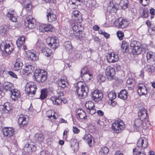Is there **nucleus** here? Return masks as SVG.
Returning a JSON list of instances; mask_svg holds the SVG:
<instances>
[{
  "mask_svg": "<svg viewBox=\"0 0 155 155\" xmlns=\"http://www.w3.org/2000/svg\"><path fill=\"white\" fill-rule=\"evenodd\" d=\"M128 3V0H121L119 4L123 9H125L127 8Z\"/></svg>",
  "mask_w": 155,
  "mask_h": 155,
  "instance_id": "nucleus-41",
  "label": "nucleus"
},
{
  "mask_svg": "<svg viewBox=\"0 0 155 155\" xmlns=\"http://www.w3.org/2000/svg\"><path fill=\"white\" fill-rule=\"evenodd\" d=\"M147 58L148 62L153 63L155 61V53L152 51H149L147 53Z\"/></svg>",
  "mask_w": 155,
  "mask_h": 155,
  "instance_id": "nucleus-24",
  "label": "nucleus"
},
{
  "mask_svg": "<svg viewBox=\"0 0 155 155\" xmlns=\"http://www.w3.org/2000/svg\"><path fill=\"white\" fill-rule=\"evenodd\" d=\"M87 112L91 114H93L96 112V110L95 109V107L89 109L87 110Z\"/></svg>",
  "mask_w": 155,
  "mask_h": 155,
  "instance_id": "nucleus-57",
  "label": "nucleus"
},
{
  "mask_svg": "<svg viewBox=\"0 0 155 155\" xmlns=\"http://www.w3.org/2000/svg\"><path fill=\"white\" fill-rule=\"evenodd\" d=\"M50 99L54 104L59 105L62 103L61 98H60L59 97L52 96L51 97Z\"/></svg>",
  "mask_w": 155,
  "mask_h": 155,
  "instance_id": "nucleus-31",
  "label": "nucleus"
},
{
  "mask_svg": "<svg viewBox=\"0 0 155 155\" xmlns=\"http://www.w3.org/2000/svg\"><path fill=\"white\" fill-rule=\"evenodd\" d=\"M137 92L140 95H144L147 94V89L144 84L141 83L138 84Z\"/></svg>",
  "mask_w": 155,
  "mask_h": 155,
  "instance_id": "nucleus-18",
  "label": "nucleus"
},
{
  "mask_svg": "<svg viewBox=\"0 0 155 155\" xmlns=\"http://www.w3.org/2000/svg\"><path fill=\"white\" fill-rule=\"evenodd\" d=\"M58 86L62 88H64L69 85L67 80L65 77L61 78L58 82Z\"/></svg>",
  "mask_w": 155,
  "mask_h": 155,
  "instance_id": "nucleus-26",
  "label": "nucleus"
},
{
  "mask_svg": "<svg viewBox=\"0 0 155 155\" xmlns=\"http://www.w3.org/2000/svg\"><path fill=\"white\" fill-rule=\"evenodd\" d=\"M117 35L120 40H122L124 36V33L120 31H118L117 32Z\"/></svg>",
  "mask_w": 155,
  "mask_h": 155,
  "instance_id": "nucleus-53",
  "label": "nucleus"
},
{
  "mask_svg": "<svg viewBox=\"0 0 155 155\" xmlns=\"http://www.w3.org/2000/svg\"><path fill=\"white\" fill-rule=\"evenodd\" d=\"M25 41V38L23 36L20 37L16 41V44L18 48L21 47Z\"/></svg>",
  "mask_w": 155,
  "mask_h": 155,
  "instance_id": "nucleus-40",
  "label": "nucleus"
},
{
  "mask_svg": "<svg viewBox=\"0 0 155 155\" xmlns=\"http://www.w3.org/2000/svg\"><path fill=\"white\" fill-rule=\"evenodd\" d=\"M2 131L5 137H10L13 135L14 129L12 127H5L2 129Z\"/></svg>",
  "mask_w": 155,
  "mask_h": 155,
  "instance_id": "nucleus-14",
  "label": "nucleus"
},
{
  "mask_svg": "<svg viewBox=\"0 0 155 155\" xmlns=\"http://www.w3.org/2000/svg\"><path fill=\"white\" fill-rule=\"evenodd\" d=\"M138 116L143 121L148 120L147 110L144 108H142L139 110Z\"/></svg>",
  "mask_w": 155,
  "mask_h": 155,
  "instance_id": "nucleus-16",
  "label": "nucleus"
},
{
  "mask_svg": "<svg viewBox=\"0 0 155 155\" xmlns=\"http://www.w3.org/2000/svg\"><path fill=\"white\" fill-rule=\"evenodd\" d=\"M47 42L49 46L52 49L48 48H45L42 50V52L47 57L51 56H52L54 50L59 46L58 40L56 37L52 36L48 37L47 40Z\"/></svg>",
  "mask_w": 155,
  "mask_h": 155,
  "instance_id": "nucleus-1",
  "label": "nucleus"
},
{
  "mask_svg": "<svg viewBox=\"0 0 155 155\" xmlns=\"http://www.w3.org/2000/svg\"><path fill=\"white\" fill-rule=\"evenodd\" d=\"M69 131L68 130H65L64 131L63 134V138L64 139H66L67 138V135Z\"/></svg>",
  "mask_w": 155,
  "mask_h": 155,
  "instance_id": "nucleus-64",
  "label": "nucleus"
},
{
  "mask_svg": "<svg viewBox=\"0 0 155 155\" xmlns=\"http://www.w3.org/2000/svg\"><path fill=\"white\" fill-rule=\"evenodd\" d=\"M78 116L81 119H86V115L85 112L83 110H80V112L78 113Z\"/></svg>",
  "mask_w": 155,
  "mask_h": 155,
  "instance_id": "nucleus-47",
  "label": "nucleus"
},
{
  "mask_svg": "<svg viewBox=\"0 0 155 155\" xmlns=\"http://www.w3.org/2000/svg\"><path fill=\"white\" fill-rule=\"evenodd\" d=\"M77 85V92L79 97L81 98L85 97L89 91L88 86L81 81L78 82Z\"/></svg>",
  "mask_w": 155,
  "mask_h": 155,
  "instance_id": "nucleus-2",
  "label": "nucleus"
},
{
  "mask_svg": "<svg viewBox=\"0 0 155 155\" xmlns=\"http://www.w3.org/2000/svg\"><path fill=\"white\" fill-rule=\"evenodd\" d=\"M36 46L37 48H38L42 50L45 47V44L41 41L38 40L36 43Z\"/></svg>",
  "mask_w": 155,
  "mask_h": 155,
  "instance_id": "nucleus-48",
  "label": "nucleus"
},
{
  "mask_svg": "<svg viewBox=\"0 0 155 155\" xmlns=\"http://www.w3.org/2000/svg\"><path fill=\"white\" fill-rule=\"evenodd\" d=\"M8 73L12 78H17V75L15 74L13 72L9 71L8 72Z\"/></svg>",
  "mask_w": 155,
  "mask_h": 155,
  "instance_id": "nucleus-59",
  "label": "nucleus"
},
{
  "mask_svg": "<svg viewBox=\"0 0 155 155\" xmlns=\"http://www.w3.org/2000/svg\"><path fill=\"white\" fill-rule=\"evenodd\" d=\"M2 87L4 91H10L14 87L13 84L10 82H5L2 85Z\"/></svg>",
  "mask_w": 155,
  "mask_h": 155,
  "instance_id": "nucleus-21",
  "label": "nucleus"
},
{
  "mask_svg": "<svg viewBox=\"0 0 155 155\" xmlns=\"http://www.w3.org/2000/svg\"><path fill=\"white\" fill-rule=\"evenodd\" d=\"M23 8L25 9L27 11H30L32 8L31 4L30 2L28 3H25L24 5Z\"/></svg>",
  "mask_w": 155,
  "mask_h": 155,
  "instance_id": "nucleus-52",
  "label": "nucleus"
},
{
  "mask_svg": "<svg viewBox=\"0 0 155 155\" xmlns=\"http://www.w3.org/2000/svg\"><path fill=\"white\" fill-rule=\"evenodd\" d=\"M83 139L87 143L90 147L91 146L93 138L90 134H85L83 137Z\"/></svg>",
  "mask_w": 155,
  "mask_h": 155,
  "instance_id": "nucleus-32",
  "label": "nucleus"
},
{
  "mask_svg": "<svg viewBox=\"0 0 155 155\" xmlns=\"http://www.w3.org/2000/svg\"><path fill=\"white\" fill-rule=\"evenodd\" d=\"M98 81L100 82H104L106 79L105 76L102 74H99L97 77Z\"/></svg>",
  "mask_w": 155,
  "mask_h": 155,
  "instance_id": "nucleus-49",
  "label": "nucleus"
},
{
  "mask_svg": "<svg viewBox=\"0 0 155 155\" xmlns=\"http://www.w3.org/2000/svg\"><path fill=\"white\" fill-rule=\"evenodd\" d=\"M72 26L73 31V34L77 39L81 40L84 36L83 33L84 30V27L80 25L72 24Z\"/></svg>",
  "mask_w": 155,
  "mask_h": 155,
  "instance_id": "nucleus-4",
  "label": "nucleus"
},
{
  "mask_svg": "<svg viewBox=\"0 0 155 155\" xmlns=\"http://www.w3.org/2000/svg\"><path fill=\"white\" fill-rule=\"evenodd\" d=\"M114 23L116 26L122 29L125 28L128 25L127 21L122 18H120L116 20Z\"/></svg>",
  "mask_w": 155,
  "mask_h": 155,
  "instance_id": "nucleus-10",
  "label": "nucleus"
},
{
  "mask_svg": "<svg viewBox=\"0 0 155 155\" xmlns=\"http://www.w3.org/2000/svg\"><path fill=\"white\" fill-rule=\"evenodd\" d=\"M92 99L95 101H100L103 97V94L101 92L97 90H95L91 93Z\"/></svg>",
  "mask_w": 155,
  "mask_h": 155,
  "instance_id": "nucleus-12",
  "label": "nucleus"
},
{
  "mask_svg": "<svg viewBox=\"0 0 155 155\" xmlns=\"http://www.w3.org/2000/svg\"><path fill=\"white\" fill-rule=\"evenodd\" d=\"M134 81L133 79H130L127 80V84H130L131 85H134Z\"/></svg>",
  "mask_w": 155,
  "mask_h": 155,
  "instance_id": "nucleus-60",
  "label": "nucleus"
},
{
  "mask_svg": "<svg viewBox=\"0 0 155 155\" xmlns=\"http://www.w3.org/2000/svg\"><path fill=\"white\" fill-rule=\"evenodd\" d=\"M72 16L75 20H78L81 16V13L78 10L74 11L72 13Z\"/></svg>",
  "mask_w": 155,
  "mask_h": 155,
  "instance_id": "nucleus-44",
  "label": "nucleus"
},
{
  "mask_svg": "<svg viewBox=\"0 0 155 155\" xmlns=\"http://www.w3.org/2000/svg\"><path fill=\"white\" fill-rule=\"evenodd\" d=\"M140 44L138 42L135 41H133L130 44V46L133 50L134 49H135L136 47L138 46Z\"/></svg>",
  "mask_w": 155,
  "mask_h": 155,
  "instance_id": "nucleus-45",
  "label": "nucleus"
},
{
  "mask_svg": "<svg viewBox=\"0 0 155 155\" xmlns=\"http://www.w3.org/2000/svg\"><path fill=\"white\" fill-rule=\"evenodd\" d=\"M36 149V147L33 142H31L29 144H27L24 147V151L28 153H31L33 151H35Z\"/></svg>",
  "mask_w": 155,
  "mask_h": 155,
  "instance_id": "nucleus-15",
  "label": "nucleus"
},
{
  "mask_svg": "<svg viewBox=\"0 0 155 155\" xmlns=\"http://www.w3.org/2000/svg\"><path fill=\"white\" fill-rule=\"evenodd\" d=\"M81 57V55L80 52H76L74 53V58L75 60H78L80 59Z\"/></svg>",
  "mask_w": 155,
  "mask_h": 155,
  "instance_id": "nucleus-55",
  "label": "nucleus"
},
{
  "mask_svg": "<svg viewBox=\"0 0 155 155\" xmlns=\"http://www.w3.org/2000/svg\"><path fill=\"white\" fill-rule=\"evenodd\" d=\"M35 67L32 65L28 64H26L24 68V72L27 74L32 73L34 70Z\"/></svg>",
  "mask_w": 155,
  "mask_h": 155,
  "instance_id": "nucleus-33",
  "label": "nucleus"
},
{
  "mask_svg": "<svg viewBox=\"0 0 155 155\" xmlns=\"http://www.w3.org/2000/svg\"><path fill=\"white\" fill-rule=\"evenodd\" d=\"M57 94L58 95V97H59L60 98H61V97L64 95L63 92L60 89H58L57 91Z\"/></svg>",
  "mask_w": 155,
  "mask_h": 155,
  "instance_id": "nucleus-58",
  "label": "nucleus"
},
{
  "mask_svg": "<svg viewBox=\"0 0 155 155\" xmlns=\"http://www.w3.org/2000/svg\"><path fill=\"white\" fill-rule=\"evenodd\" d=\"M6 73L5 69V68H2L0 71V74L1 76H2L3 77H4V73Z\"/></svg>",
  "mask_w": 155,
  "mask_h": 155,
  "instance_id": "nucleus-63",
  "label": "nucleus"
},
{
  "mask_svg": "<svg viewBox=\"0 0 155 155\" xmlns=\"http://www.w3.org/2000/svg\"><path fill=\"white\" fill-rule=\"evenodd\" d=\"M27 57L29 60L35 61L38 58V57L36 54L35 52L31 51H28L26 53Z\"/></svg>",
  "mask_w": 155,
  "mask_h": 155,
  "instance_id": "nucleus-29",
  "label": "nucleus"
},
{
  "mask_svg": "<svg viewBox=\"0 0 155 155\" xmlns=\"http://www.w3.org/2000/svg\"><path fill=\"white\" fill-rule=\"evenodd\" d=\"M11 94V97L14 101L18 100L20 98L21 94L19 91L17 89H13L10 91Z\"/></svg>",
  "mask_w": 155,
  "mask_h": 155,
  "instance_id": "nucleus-19",
  "label": "nucleus"
},
{
  "mask_svg": "<svg viewBox=\"0 0 155 155\" xmlns=\"http://www.w3.org/2000/svg\"><path fill=\"white\" fill-rule=\"evenodd\" d=\"M13 49L12 44H6L4 46V51L7 54H10Z\"/></svg>",
  "mask_w": 155,
  "mask_h": 155,
  "instance_id": "nucleus-30",
  "label": "nucleus"
},
{
  "mask_svg": "<svg viewBox=\"0 0 155 155\" xmlns=\"http://www.w3.org/2000/svg\"><path fill=\"white\" fill-rule=\"evenodd\" d=\"M109 151V150L107 147H105L101 148L100 152L104 153V154H107Z\"/></svg>",
  "mask_w": 155,
  "mask_h": 155,
  "instance_id": "nucleus-54",
  "label": "nucleus"
},
{
  "mask_svg": "<svg viewBox=\"0 0 155 155\" xmlns=\"http://www.w3.org/2000/svg\"><path fill=\"white\" fill-rule=\"evenodd\" d=\"M40 155H49V152L47 151L42 150L40 153Z\"/></svg>",
  "mask_w": 155,
  "mask_h": 155,
  "instance_id": "nucleus-62",
  "label": "nucleus"
},
{
  "mask_svg": "<svg viewBox=\"0 0 155 155\" xmlns=\"http://www.w3.org/2000/svg\"><path fill=\"white\" fill-rule=\"evenodd\" d=\"M110 100H114L116 97V94L114 91H112L109 92L108 95Z\"/></svg>",
  "mask_w": 155,
  "mask_h": 155,
  "instance_id": "nucleus-46",
  "label": "nucleus"
},
{
  "mask_svg": "<svg viewBox=\"0 0 155 155\" xmlns=\"http://www.w3.org/2000/svg\"><path fill=\"white\" fill-rule=\"evenodd\" d=\"M83 3L82 0H69V4L72 8H75L77 6Z\"/></svg>",
  "mask_w": 155,
  "mask_h": 155,
  "instance_id": "nucleus-28",
  "label": "nucleus"
},
{
  "mask_svg": "<svg viewBox=\"0 0 155 155\" xmlns=\"http://www.w3.org/2000/svg\"><path fill=\"white\" fill-rule=\"evenodd\" d=\"M137 147L133 149V152H137L138 151V150L140 147L143 149L146 148L148 145L147 140L145 137L141 138L139 139L137 143Z\"/></svg>",
  "mask_w": 155,
  "mask_h": 155,
  "instance_id": "nucleus-7",
  "label": "nucleus"
},
{
  "mask_svg": "<svg viewBox=\"0 0 155 155\" xmlns=\"http://www.w3.org/2000/svg\"><path fill=\"white\" fill-rule=\"evenodd\" d=\"M37 89V86L35 84L32 82H29L26 84L25 91L29 95L32 96L35 94Z\"/></svg>",
  "mask_w": 155,
  "mask_h": 155,
  "instance_id": "nucleus-6",
  "label": "nucleus"
},
{
  "mask_svg": "<svg viewBox=\"0 0 155 155\" xmlns=\"http://www.w3.org/2000/svg\"><path fill=\"white\" fill-rule=\"evenodd\" d=\"M124 122L121 120H118L115 121L112 124V129L114 132L119 133L124 127Z\"/></svg>",
  "mask_w": 155,
  "mask_h": 155,
  "instance_id": "nucleus-5",
  "label": "nucleus"
},
{
  "mask_svg": "<svg viewBox=\"0 0 155 155\" xmlns=\"http://www.w3.org/2000/svg\"><path fill=\"white\" fill-rule=\"evenodd\" d=\"M53 28L52 26L50 24H41L39 26V30L40 32L45 33L51 31Z\"/></svg>",
  "mask_w": 155,
  "mask_h": 155,
  "instance_id": "nucleus-13",
  "label": "nucleus"
},
{
  "mask_svg": "<svg viewBox=\"0 0 155 155\" xmlns=\"http://www.w3.org/2000/svg\"><path fill=\"white\" fill-rule=\"evenodd\" d=\"M12 107L11 103L8 102H6L4 104L2 110L6 113H8L11 110Z\"/></svg>",
  "mask_w": 155,
  "mask_h": 155,
  "instance_id": "nucleus-35",
  "label": "nucleus"
},
{
  "mask_svg": "<svg viewBox=\"0 0 155 155\" xmlns=\"http://www.w3.org/2000/svg\"><path fill=\"white\" fill-rule=\"evenodd\" d=\"M140 2L142 5L146 6L149 3L150 0H140Z\"/></svg>",
  "mask_w": 155,
  "mask_h": 155,
  "instance_id": "nucleus-56",
  "label": "nucleus"
},
{
  "mask_svg": "<svg viewBox=\"0 0 155 155\" xmlns=\"http://www.w3.org/2000/svg\"><path fill=\"white\" fill-rule=\"evenodd\" d=\"M127 92L125 90H122L118 94V97L123 100L126 99L127 97Z\"/></svg>",
  "mask_w": 155,
  "mask_h": 155,
  "instance_id": "nucleus-37",
  "label": "nucleus"
},
{
  "mask_svg": "<svg viewBox=\"0 0 155 155\" xmlns=\"http://www.w3.org/2000/svg\"><path fill=\"white\" fill-rule=\"evenodd\" d=\"M115 71L114 68L111 66L107 67L105 69V74L108 80L111 81L115 79Z\"/></svg>",
  "mask_w": 155,
  "mask_h": 155,
  "instance_id": "nucleus-8",
  "label": "nucleus"
},
{
  "mask_svg": "<svg viewBox=\"0 0 155 155\" xmlns=\"http://www.w3.org/2000/svg\"><path fill=\"white\" fill-rule=\"evenodd\" d=\"M65 48L67 50L71 51L72 49V46L70 42L68 41L65 43Z\"/></svg>",
  "mask_w": 155,
  "mask_h": 155,
  "instance_id": "nucleus-50",
  "label": "nucleus"
},
{
  "mask_svg": "<svg viewBox=\"0 0 155 155\" xmlns=\"http://www.w3.org/2000/svg\"><path fill=\"white\" fill-rule=\"evenodd\" d=\"M18 122L19 127L21 128H24L26 127L28 124L26 118L22 115H20L18 118Z\"/></svg>",
  "mask_w": 155,
  "mask_h": 155,
  "instance_id": "nucleus-17",
  "label": "nucleus"
},
{
  "mask_svg": "<svg viewBox=\"0 0 155 155\" xmlns=\"http://www.w3.org/2000/svg\"><path fill=\"white\" fill-rule=\"evenodd\" d=\"M154 69L153 64L152 65H147L144 68L143 70L147 72L149 74H150L154 71Z\"/></svg>",
  "mask_w": 155,
  "mask_h": 155,
  "instance_id": "nucleus-34",
  "label": "nucleus"
},
{
  "mask_svg": "<svg viewBox=\"0 0 155 155\" xmlns=\"http://www.w3.org/2000/svg\"><path fill=\"white\" fill-rule=\"evenodd\" d=\"M85 107L87 108V111L94 107V104L92 101H89L85 103Z\"/></svg>",
  "mask_w": 155,
  "mask_h": 155,
  "instance_id": "nucleus-43",
  "label": "nucleus"
},
{
  "mask_svg": "<svg viewBox=\"0 0 155 155\" xmlns=\"http://www.w3.org/2000/svg\"><path fill=\"white\" fill-rule=\"evenodd\" d=\"M23 64L22 59L19 58H17L15 62L14 69L18 71L21 69L23 66Z\"/></svg>",
  "mask_w": 155,
  "mask_h": 155,
  "instance_id": "nucleus-22",
  "label": "nucleus"
},
{
  "mask_svg": "<svg viewBox=\"0 0 155 155\" xmlns=\"http://www.w3.org/2000/svg\"><path fill=\"white\" fill-rule=\"evenodd\" d=\"M48 21L49 22L54 21L56 20V16L55 14H53L50 11V10H48L46 15Z\"/></svg>",
  "mask_w": 155,
  "mask_h": 155,
  "instance_id": "nucleus-23",
  "label": "nucleus"
},
{
  "mask_svg": "<svg viewBox=\"0 0 155 155\" xmlns=\"http://www.w3.org/2000/svg\"><path fill=\"white\" fill-rule=\"evenodd\" d=\"M129 47L127 43L125 41H123L122 42L121 49L123 52L127 53L128 52Z\"/></svg>",
  "mask_w": 155,
  "mask_h": 155,
  "instance_id": "nucleus-38",
  "label": "nucleus"
},
{
  "mask_svg": "<svg viewBox=\"0 0 155 155\" xmlns=\"http://www.w3.org/2000/svg\"><path fill=\"white\" fill-rule=\"evenodd\" d=\"M73 131L74 133V134H78L80 132V130L75 126H74L73 127Z\"/></svg>",
  "mask_w": 155,
  "mask_h": 155,
  "instance_id": "nucleus-61",
  "label": "nucleus"
},
{
  "mask_svg": "<svg viewBox=\"0 0 155 155\" xmlns=\"http://www.w3.org/2000/svg\"><path fill=\"white\" fill-rule=\"evenodd\" d=\"M48 93L45 89H42L41 91V94L39 99L41 100L45 99L48 96Z\"/></svg>",
  "mask_w": 155,
  "mask_h": 155,
  "instance_id": "nucleus-39",
  "label": "nucleus"
},
{
  "mask_svg": "<svg viewBox=\"0 0 155 155\" xmlns=\"http://www.w3.org/2000/svg\"><path fill=\"white\" fill-rule=\"evenodd\" d=\"M35 138L38 142H43L45 139L44 134H37L35 136Z\"/></svg>",
  "mask_w": 155,
  "mask_h": 155,
  "instance_id": "nucleus-42",
  "label": "nucleus"
},
{
  "mask_svg": "<svg viewBox=\"0 0 155 155\" xmlns=\"http://www.w3.org/2000/svg\"><path fill=\"white\" fill-rule=\"evenodd\" d=\"M6 16L12 21L13 22L17 21L18 16L14 11L8 12L6 14Z\"/></svg>",
  "mask_w": 155,
  "mask_h": 155,
  "instance_id": "nucleus-27",
  "label": "nucleus"
},
{
  "mask_svg": "<svg viewBox=\"0 0 155 155\" xmlns=\"http://www.w3.org/2000/svg\"><path fill=\"white\" fill-rule=\"evenodd\" d=\"M146 51V49L142 47L141 44L138 46L134 49L132 51L133 54L139 55L140 54H143Z\"/></svg>",
  "mask_w": 155,
  "mask_h": 155,
  "instance_id": "nucleus-20",
  "label": "nucleus"
},
{
  "mask_svg": "<svg viewBox=\"0 0 155 155\" xmlns=\"http://www.w3.org/2000/svg\"><path fill=\"white\" fill-rule=\"evenodd\" d=\"M81 76L82 78L84 75H86L87 76H89L91 78H92V75L91 74L89 73V71L87 70V68L86 67H84L81 70Z\"/></svg>",
  "mask_w": 155,
  "mask_h": 155,
  "instance_id": "nucleus-36",
  "label": "nucleus"
},
{
  "mask_svg": "<svg viewBox=\"0 0 155 155\" xmlns=\"http://www.w3.org/2000/svg\"><path fill=\"white\" fill-rule=\"evenodd\" d=\"M34 76L36 81L40 83H42L46 81L48 73L44 70L37 69H35Z\"/></svg>",
  "mask_w": 155,
  "mask_h": 155,
  "instance_id": "nucleus-3",
  "label": "nucleus"
},
{
  "mask_svg": "<svg viewBox=\"0 0 155 155\" xmlns=\"http://www.w3.org/2000/svg\"><path fill=\"white\" fill-rule=\"evenodd\" d=\"M143 121H144L143 120L140 118H137L135 119L134 121V127L137 130L142 128L143 124Z\"/></svg>",
  "mask_w": 155,
  "mask_h": 155,
  "instance_id": "nucleus-25",
  "label": "nucleus"
},
{
  "mask_svg": "<svg viewBox=\"0 0 155 155\" xmlns=\"http://www.w3.org/2000/svg\"><path fill=\"white\" fill-rule=\"evenodd\" d=\"M36 21L35 19L31 16H28L27 17L25 21V25L29 29L34 28L36 25Z\"/></svg>",
  "mask_w": 155,
  "mask_h": 155,
  "instance_id": "nucleus-9",
  "label": "nucleus"
},
{
  "mask_svg": "<svg viewBox=\"0 0 155 155\" xmlns=\"http://www.w3.org/2000/svg\"><path fill=\"white\" fill-rule=\"evenodd\" d=\"M0 33L2 36H5L7 33L6 28L4 27L3 26H1V27Z\"/></svg>",
  "mask_w": 155,
  "mask_h": 155,
  "instance_id": "nucleus-51",
  "label": "nucleus"
},
{
  "mask_svg": "<svg viewBox=\"0 0 155 155\" xmlns=\"http://www.w3.org/2000/svg\"><path fill=\"white\" fill-rule=\"evenodd\" d=\"M107 58L109 62L114 63L118 61L119 57L117 54L114 52H111L107 54Z\"/></svg>",
  "mask_w": 155,
  "mask_h": 155,
  "instance_id": "nucleus-11",
  "label": "nucleus"
}]
</instances>
